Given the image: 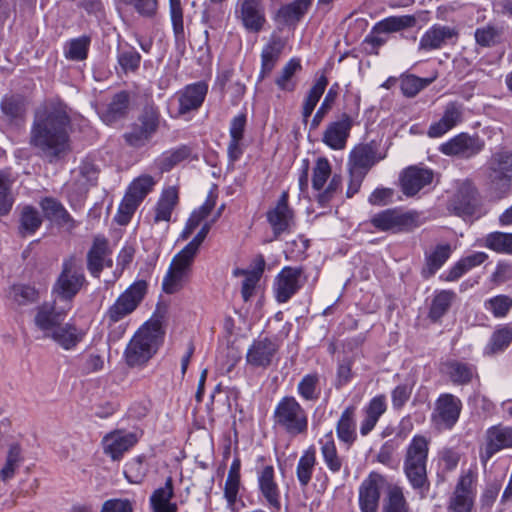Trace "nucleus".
Listing matches in <instances>:
<instances>
[{
    "label": "nucleus",
    "instance_id": "2f4dec72",
    "mask_svg": "<svg viewBox=\"0 0 512 512\" xmlns=\"http://www.w3.org/2000/svg\"><path fill=\"white\" fill-rule=\"evenodd\" d=\"M512 343V323L499 325L491 334L484 348V355L494 356L503 353Z\"/></svg>",
    "mask_w": 512,
    "mask_h": 512
},
{
    "label": "nucleus",
    "instance_id": "c03bdc74",
    "mask_svg": "<svg viewBox=\"0 0 512 512\" xmlns=\"http://www.w3.org/2000/svg\"><path fill=\"white\" fill-rule=\"evenodd\" d=\"M315 465L316 450L314 446H310L304 451L296 467V475L301 487H306L310 483Z\"/></svg>",
    "mask_w": 512,
    "mask_h": 512
},
{
    "label": "nucleus",
    "instance_id": "b1692460",
    "mask_svg": "<svg viewBox=\"0 0 512 512\" xmlns=\"http://www.w3.org/2000/svg\"><path fill=\"white\" fill-rule=\"evenodd\" d=\"M111 254L109 242L104 236H95L86 255L87 270L95 277L100 278L104 269L105 258Z\"/></svg>",
    "mask_w": 512,
    "mask_h": 512
},
{
    "label": "nucleus",
    "instance_id": "5fc2aeb1",
    "mask_svg": "<svg viewBox=\"0 0 512 512\" xmlns=\"http://www.w3.org/2000/svg\"><path fill=\"white\" fill-rule=\"evenodd\" d=\"M483 246L502 254H512V233L495 231L483 239Z\"/></svg>",
    "mask_w": 512,
    "mask_h": 512
},
{
    "label": "nucleus",
    "instance_id": "ddd939ff",
    "mask_svg": "<svg viewBox=\"0 0 512 512\" xmlns=\"http://www.w3.org/2000/svg\"><path fill=\"white\" fill-rule=\"evenodd\" d=\"M512 448V427L497 424L489 427L485 433V446L480 450V461L486 463L499 451Z\"/></svg>",
    "mask_w": 512,
    "mask_h": 512
},
{
    "label": "nucleus",
    "instance_id": "0eeeda50",
    "mask_svg": "<svg viewBox=\"0 0 512 512\" xmlns=\"http://www.w3.org/2000/svg\"><path fill=\"white\" fill-rule=\"evenodd\" d=\"M148 284L145 280H138L131 284L111 305L105 313V319L111 326L133 313L144 299Z\"/></svg>",
    "mask_w": 512,
    "mask_h": 512
},
{
    "label": "nucleus",
    "instance_id": "9b49d317",
    "mask_svg": "<svg viewBox=\"0 0 512 512\" xmlns=\"http://www.w3.org/2000/svg\"><path fill=\"white\" fill-rule=\"evenodd\" d=\"M488 171L491 188L506 193L512 182V151L501 150L492 154Z\"/></svg>",
    "mask_w": 512,
    "mask_h": 512
},
{
    "label": "nucleus",
    "instance_id": "aec40b11",
    "mask_svg": "<svg viewBox=\"0 0 512 512\" xmlns=\"http://www.w3.org/2000/svg\"><path fill=\"white\" fill-rule=\"evenodd\" d=\"M240 19L250 32H260L266 22L263 0H238Z\"/></svg>",
    "mask_w": 512,
    "mask_h": 512
},
{
    "label": "nucleus",
    "instance_id": "a211bd4d",
    "mask_svg": "<svg viewBox=\"0 0 512 512\" xmlns=\"http://www.w3.org/2000/svg\"><path fill=\"white\" fill-rule=\"evenodd\" d=\"M278 350L277 342L268 337L255 339L247 350L246 362L253 367L267 368Z\"/></svg>",
    "mask_w": 512,
    "mask_h": 512
},
{
    "label": "nucleus",
    "instance_id": "e433bc0d",
    "mask_svg": "<svg viewBox=\"0 0 512 512\" xmlns=\"http://www.w3.org/2000/svg\"><path fill=\"white\" fill-rule=\"evenodd\" d=\"M43 219L39 211L31 206H24L19 214L18 234L21 237L33 235L42 225Z\"/></svg>",
    "mask_w": 512,
    "mask_h": 512
},
{
    "label": "nucleus",
    "instance_id": "58836bf2",
    "mask_svg": "<svg viewBox=\"0 0 512 512\" xmlns=\"http://www.w3.org/2000/svg\"><path fill=\"white\" fill-rule=\"evenodd\" d=\"M302 69L298 58L290 59L282 68L280 74L275 78V84L279 90L284 92H293L297 87V81L294 75Z\"/></svg>",
    "mask_w": 512,
    "mask_h": 512
},
{
    "label": "nucleus",
    "instance_id": "4c0bfd02",
    "mask_svg": "<svg viewBox=\"0 0 512 512\" xmlns=\"http://www.w3.org/2000/svg\"><path fill=\"white\" fill-rule=\"evenodd\" d=\"M312 2L313 0H294L281 6L277 12V17L282 19L286 25H294L307 13Z\"/></svg>",
    "mask_w": 512,
    "mask_h": 512
},
{
    "label": "nucleus",
    "instance_id": "f3484780",
    "mask_svg": "<svg viewBox=\"0 0 512 512\" xmlns=\"http://www.w3.org/2000/svg\"><path fill=\"white\" fill-rule=\"evenodd\" d=\"M433 171L428 168L409 166L400 174V186L407 197L415 196L421 189L433 181Z\"/></svg>",
    "mask_w": 512,
    "mask_h": 512
},
{
    "label": "nucleus",
    "instance_id": "bf43d9fd",
    "mask_svg": "<svg viewBox=\"0 0 512 512\" xmlns=\"http://www.w3.org/2000/svg\"><path fill=\"white\" fill-rule=\"evenodd\" d=\"M340 91V85L339 83L335 82L331 85L328 92L326 93L323 102L321 103L320 107L316 111L312 121H311V129L317 128L324 117L328 114V112L331 110L335 100L337 99Z\"/></svg>",
    "mask_w": 512,
    "mask_h": 512
},
{
    "label": "nucleus",
    "instance_id": "2eb2a0df",
    "mask_svg": "<svg viewBox=\"0 0 512 512\" xmlns=\"http://www.w3.org/2000/svg\"><path fill=\"white\" fill-rule=\"evenodd\" d=\"M266 217L275 239L280 237L283 233L290 231L294 220V211L289 206L288 191L281 193L276 206L267 211Z\"/></svg>",
    "mask_w": 512,
    "mask_h": 512
},
{
    "label": "nucleus",
    "instance_id": "6e6d98bb",
    "mask_svg": "<svg viewBox=\"0 0 512 512\" xmlns=\"http://www.w3.org/2000/svg\"><path fill=\"white\" fill-rule=\"evenodd\" d=\"M77 371L82 376L97 373L104 368V359L100 354L82 353L76 357Z\"/></svg>",
    "mask_w": 512,
    "mask_h": 512
},
{
    "label": "nucleus",
    "instance_id": "4468645a",
    "mask_svg": "<svg viewBox=\"0 0 512 512\" xmlns=\"http://www.w3.org/2000/svg\"><path fill=\"white\" fill-rule=\"evenodd\" d=\"M462 409L459 398L453 394H441L435 402L432 421L445 429H452L457 423Z\"/></svg>",
    "mask_w": 512,
    "mask_h": 512
},
{
    "label": "nucleus",
    "instance_id": "0e129e2a",
    "mask_svg": "<svg viewBox=\"0 0 512 512\" xmlns=\"http://www.w3.org/2000/svg\"><path fill=\"white\" fill-rule=\"evenodd\" d=\"M125 6L132 7L144 18H154L158 11V0H115Z\"/></svg>",
    "mask_w": 512,
    "mask_h": 512
},
{
    "label": "nucleus",
    "instance_id": "412c9836",
    "mask_svg": "<svg viewBox=\"0 0 512 512\" xmlns=\"http://www.w3.org/2000/svg\"><path fill=\"white\" fill-rule=\"evenodd\" d=\"M104 453L113 461H119L136 443L137 437L134 433L114 431L103 438Z\"/></svg>",
    "mask_w": 512,
    "mask_h": 512
},
{
    "label": "nucleus",
    "instance_id": "f03ea898",
    "mask_svg": "<svg viewBox=\"0 0 512 512\" xmlns=\"http://www.w3.org/2000/svg\"><path fill=\"white\" fill-rule=\"evenodd\" d=\"M165 329L163 316L154 314L133 335L124 351L128 367H142L157 353L163 344Z\"/></svg>",
    "mask_w": 512,
    "mask_h": 512
},
{
    "label": "nucleus",
    "instance_id": "09e8293b",
    "mask_svg": "<svg viewBox=\"0 0 512 512\" xmlns=\"http://www.w3.org/2000/svg\"><path fill=\"white\" fill-rule=\"evenodd\" d=\"M191 153L192 149L188 145H181L175 149L165 151L158 159V168L162 172H169L177 164L188 159Z\"/></svg>",
    "mask_w": 512,
    "mask_h": 512
},
{
    "label": "nucleus",
    "instance_id": "1a4fd4ad",
    "mask_svg": "<svg viewBox=\"0 0 512 512\" xmlns=\"http://www.w3.org/2000/svg\"><path fill=\"white\" fill-rule=\"evenodd\" d=\"M352 97L353 104L346 107L348 112L342 113L340 120L331 122L323 134L322 141L333 150L345 148L353 126V118L359 115L360 96L352 95Z\"/></svg>",
    "mask_w": 512,
    "mask_h": 512
},
{
    "label": "nucleus",
    "instance_id": "cd10ccee",
    "mask_svg": "<svg viewBox=\"0 0 512 512\" xmlns=\"http://www.w3.org/2000/svg\"><path fill=\"white\" fill-rule=\"evenodd\" d=\"M65 316L66 312L63 310L58 311L55 304L44 303L37 308L34 322L46 335L54 331L56 327H59L64 321Z\"/></svg>",
    "mask_w": 512,
    "mask_h": 512
},
{
    "label": "nucleus",
    "instance_id": "69168bd1",
    "mask_svg": "<svg viewBox=\"0 0 512 512\" xmlns=\"http://www.w3.org/2000/svg\"><path fill=\"white\" fill-rule=\"evenodd\" d=\"M140 203L134 200L131 195L125 194L119 207L114 220L121 226L127 225Z\"/></svg>",
    "mask_w": 512,
    "mask_h": 512
},
{
    "label": "nucleus",
    "instance_id": "dca6fc26",
    "mask_svg": "<svg viewBox=\"0 0 512 512\" xmlns=\"http://www.w3.org/2000/svg\"><path fill=\"white\" fill-rule=\"evenodd\" d=\"M483 148L484 142L478 136L460 133L449 141L441 144L439 150L448 156L470 158L478 154Z\"/></svg>",
    "mask_w": 512,
    "mask_h": 512
},
{
    "label": "nucleus",
    "instance_id": "bb28decb",
    "mask_svg": "<svg viewBox=\"0 0 512 512\" xmlns=\"http://www.w3.org/2000/svg\"><path fill=\"white\" fill-rule=\"evenodd\" d=\"M40 206L44 217L55 223L58 227H67L69 230L76 227V221L59 200L52 197H45L41 200Z\"/></svg>",
    "mask_w": 512,
    "mask_h": 512
},
{
    "label": "nucleus",
    "instance_id": "5701e85b",
    "mask_svg": "<svg viewBox=\"0 0 512 512\" xmlns=\"http://www.w3.org/2000/svg\"><path fill=\"white\" fill-rule=\"evenodd\" d=\"M258 488L272 512H279L281 509L280 490L275 481V472L272 465L265 466L259 473Z\"/></svg>",
    "mask_w": 512,
    "mask_h": 512
},
{
    "label": "nucleus",
    "instance_id": "6e6552de",
    "mask_svg": "<svg viewBox=\"0 0 512 512\" xmlns=\"http://www.w3.org/2000/svg\"><path fill=\"white\" fill-rule=\"evenodd\" d=\"M370 223L378 231L393 233L409 232L420 225L418 212H402L397 208H389L376 213L370 219Z\"/></svg>",
    "mask_w": 512,
    "mask_h": 512
},
{
    "label": "nucleus",
    "instance_id": "39448f33",
    "mask_svg": "<svg viewBox=\"0 0 512 512\" xmlns=\"http://www.w3.org/2000/svg\"><path fill=\"white\" fill-rule=\"evenodd\" d=\"M481 206L479 191L474 183L468 179L457 186L456 191L447 202L449 213L463 219L479 217Z\"/></svg>",
    "mask_w": 512,
    "mask_h": 512
},
{
    "label": "nucleus",
    "instance_id": "3c124183",
    "mask_svg": "<svg viewBox=\"0 0 512 512\" xmlns=\"http://www.w3.org/2000/svg\"><path fill=\"white\" fill-rule=\"evenodd\" d=\"M13 180L7 171L0 170V218L7 216L15 203Z\"/></svg>",
    "mask_w": 512,
    "mask_h": 512
},
{
    "label": "nucleus",
    "instance_id": "72a5a7b5",
    "mask_svg": "<svg viewBox=\"0 0 512 512\" xmlns=\"http://www.w3.org/2000/svg\"><path fill=\"white\" fill-rule=\"evenodd\" d=\"M355 410L354 406L346 407L336 425L338 439L348 446H351L357 438Z\"/></svg>",
    "mask_w": 512,
    "mask_h": 512
},
{
    "label": "nucleus",
    "instance_id": "680f3d73",
    "mask_svg": "<svg viewBox=\"0 0 512 512\" xmlns=\"http://www.w3.org/2000/svg\"><path fill=\"white\" fill-rule=\"evenodd\" d=\"M484 305L495 318H503L512 308V298L501 294L486 300Z\"/></svg>",
    "mask_w": 512,
    "mask_h": 512
},
{
    "label": "nucleus",
    "instance_id": "e2e57ef3",
    "mask_svg": "<svg viewBox=\"0 0 512 512\" xmlns=\"http://www.w3.org/2000/svg\"><path fill=\"white\" fill-rule=\"evenodd\" d=\"M188 274L175 269V267H169L162 283V290L166 294H175L180 291L183 287V282L188 278Z\"/></svg>",
    "mask_w": 512,
    "mask_h": 512
},
{
    "label": "nucleus",
    "instance_id": "338daca9",
    "mask_svg": "<svg viewBox=\"0 0 512 512\" xmlns=\"http://www.w3.org/2000/svg\"><path fill=\"white\" fill-rule=\"evenodd\" d=\"M152 137L153 135L144 130L137 123L132 124L130 131L123 135L125 142L133 148H141L145 146Z\"/></svg>",
    "mask_w": 512,
    "mask_h": 512
},
{
    "label": "nucleus",
    "instance_id": "4d7b16f0",
    "mask_svg": "<svg viewBox=\"0 0 512 512\" xmlns=\"http://www.w3.org/2000/svg\"><path fill=\"white\" fill-rule=\"evenodd\" d=\"M154 185L155 181L152 176L141 175L130 183L125 194L131 195L134 200L141 204L152 191Z\"/></svg>",
    "mask_w": 512,
    "mask_h": 512
},
{
    "label": "nucleus",
    "instance_id": "9d476101",
    "mask_svg": "<svg viewBox=\"0 0 512 512\" xmlns=\"http://www.w3.org/2000/svg\"><path fill=\"white\" fill-rule=\"evenodd\" d=\"M304 272L303 266H285L281 269L273 284L275 299L278 303H286L298 293L307 280V277L303 276Z\"/></svg>",
    "mask_w": 512,
    "mask_h": 512
},
{
    "label": "nucleus",
    "instance_id": "473e14b6",
    "mask_svg": "<svg viewBox=\"0 0 512 512\" xmlns=\"http://www.w3.org/2000/svg\"><path fill=\"white\" fill-rule=\"evenodd\" d=\"M85 333L79 330L74 324L66 323L56 327L54 331L46 334L65 350L73 349L82 341Z\"/></svg>",
    "mask_w": 512,
    "mask_h": 512
},
{
    "label": "nucleus",
    "instance_id": "774afa93",
    "mask_svg": "<svg viewBox=\"0 0 512 512\" xmlns=\"http://www.w3.org/2000/svg\"><path fill=\"white\" fill-rule=\"evenodd\" d=\"M197 253V251L186 245L173 257L170 266L175 267L179 272L183 271L189 275Z\"/></svg>",
    "mask_w": 512,
    "mask_h": 512
},
{
    "label": "nucleus",
    "instance_id": "79ce46f5",
    "mask_svg": "<svg viewBox=\"0 0 512 512\" xmlns=\"http://www.w3.org/2000/svg\"><path fill=\"white\" fill-rule=\"evenodd\" d=\"M7 298L14 305L26 306L38 300L39 292L29 284H13L8 290Z\"/></svg>",
    "mask_w": 512,
    "mask_h": 512
},
{
    "label": "nucleus",
    "instance_id": "f257e3e1",
    "mask_svg": "<svg viewBox=\"0 0 512 512\" xmlns=\"http://www.w3.org/2000/svg\"><path fill=\"white\" fill-rule=\"evenodd\" d=\"M71 109L60 98L46 100L33 114L29 144L49 164L66 159L72 151Z\"/></svg>",
    "mask_w": 512,
    "mask_h": 512
},
{
    "label": "nucleus",
    "instance_id": "ea45409f",
    "mask_svg": "<svg viewBox=\"0 0 512 512\" xmlns=\"http://www.w3.org/2000/svg\"><path fill=\"white\" fill-rule=\"evenodd\" d=\"M178 199V191L175 187H169L164 190L155 209L154 221H170Z\"/></svg>",
    "mask_w": 512,
    "mask_h": 512
},
{
    "label": "nucleus",
    "instance_id": "7ed1b4c3",
    "mask_svg": "<svg viewBox=\"0 0 512 512\" xmlns=\"http://www.w3.org/2000/svg\"><path fill=\"white\" fill-rule=\"evenodd\" d=\"M428 452V439L422 435H415L407 447L403 463L405 476L421 500L426 499L431 490L427 473Z\"/></svg>",
    "mask_w": 512,
    "mask_h": 512
},
{
    "label": "nucleus",
    "instance_id": "a19ab883",
    "mask_svg": "<svg viewBox=\"0 0 512 512\" xmlns=\"http://www.w3.org/2000/svg\"><path fill=\"white\" fill-rule=\"evenodd\" d=\"M382 510L383 512H409V504L402 487L396 484L387 485Z\"/></svg>",
    "mask_w": 512,
    "mask_h": 512
},
{
    "label": "nucleus",
    "instance_id": "13d9d810",
    "mask_svg": "<svg viewBox=\"0 0 512 512\" xmlns=\"http://www.w3.org/2000/svg\"><path fill=\"white\" fill-rule=\"evenodd\" d=\"M160 118L158 107L154 104H147L138 116L137 124L154 136L159 128Z\"/></svg>",
    "mask_w": 512,
    "mask_h": 512
},
{
    "label": "nucleus",
    "instance_id": "c85d7f7f",
    "mask_svg": "<svg viewBox=\"0 0 512 512\" xmlns=\"http://www.w3.org/2000/svg\"><path fill=\"white\" fill-rule=\"evenodd\" d=\"M452 253L449 244H438L431 252L425 253L424 265L421 269V276L428 280L446 263Z\"/></svg>",
    "mask_w": 512,
    "mask_h": 512
},
{
    "label": "nucleus",
    "instance_id": "6ab92c4d",
    "mask_svg": "<svg viewBox=\"0 0 512 512\" xmlns=\"http://www.w3.org/2000/svg\"><path fill=\"white\" fill-rule=\"evenodd\" d=\"M207 93L208 84L205 81L186 85L178 92V115L183 116L197 111L203 105Z\"/></svg>",
    "mask_w": 512,
    "mask_h": 512
},
{
    "label": "nucleus",
    "instance_id": "f704fd0d",
    "mask_svg": "<svg viewBox=\"0 0 512 512\" xmlns=\"http://www.w3.org/2000/svg\"><path fill=\"white\" fill-rule=\"evenodd\" d=\"M444 366L451 382L456 385L469 384L476 374V367L470 363L448 360L444 363Z\"/></svg>",
    "mask_w": 512,
    "mask_h": 512
},
{
    "label": "nucleus",
    "instance_id": "a878e982",
    "mask_svg": "<svg viewBox=\"0 0 512 512\" xmlns=\"http://www.w3.org/2000/svg\"><path fill=\"white\" fill-rule=\"evenodd\" d=\"M457 294L453 290H436L431 298L427 318L433 324L442 322V318L450 311Z\"/></svg>",
    "mask_w": 512,
    "mask_h": 512
},
{
    "label": "nucleus",
    "instance_id": "a18cd8bd",
    "mask_svg": "<svg viewBox=\"0 0 512 512\" xmlns=\"http://www.w3.org/2000/svg\"><path fill=\"white\" fill-rule=\"evenodd\" d=\"M321 443V454L325 464L332 473H337L341 470L343 459L338 455L335 441L332 432L325 435Z\"/></svg>",
    "mask_w": 512,
    "mask_h": 512
},
{
    "label": "nucleus",
    "instance_id": "603ef678",
    "mask_svg": "<svg viewBox=\"0 0 512 512\" xmlns=\"http://www.w3.org/2000/svg\"><path fill=\"white\" fill-rule=\"evenodd\" d=\"M141 55L134 47L126 44L123 47H118L117 62L124 74L135 73L141 63Z\"/></svg>",
    "mask_w": 512,
    "mask_h": 512
},
{
    "label": "nucleus",
    "instance_id": "de8ad7c7",
    "mask_svg": "<svg viewBox=\"0 0 512 512\" xmlns=\"http://www.w3.org/2000/svg\"><path fill=\"white\" fill-rule=\"evenodd\" d=\"M240 469L241 460L237 456L232 461L224 487V497L226 498L229 505H234L237 500L241 477Z\"/></svg>",
    "mask_w": 512,
    "mask_h": 512
},
{
    "label": "nucleus",
    "instance_id": "c9c22d12",
    "mask_svg": "<svg viewBox=\"0 0 512 512\" xmlns=\"http://www.w3.org/2000/svg\"><path fill=\"white\" fill-rule=\"evenodd\" d=\"M416 24L417 19L414 15L390 16L377 22L372 27V31L373 33L399 32Z\"/></svg>",
    "mask_w": 512,
    "mask_h": 512
},
{
    "label": "nucleus",
    "instance_id": "49530a36",
    "mask_svg": "<svg viewBox=\"0 0 512 512\" xmlns=\"http://www.w3.org/2000/svg\"><path fill=\"white\" fill-rule=\"evenodd\" d=\"M2 113L10 120L23 119L26 113L25 98L20 94L5 95L0 104Z\"/></svg>",
    "mask_w": 512,
    "mask_h": 512
},
{
    "label": "nucleus",
    "instance_id": "4be33fe9",
    "mask_svg": "<svg viewBox=\"0 0 512 512\" xmlns=\"http://www.w3.org/2000/svg\"><path fill=\"white\" fill-rule=\"evenodd\" d=\"M457 31L449 26L435 24L421 37L418 49L420 51H432L441 49L449 40L456 38Z\"/></svg>",
    "mask_w": 512,
    "mask_h": 512
},
{
    "label": "nucleus",
    "instance_id": "f8f14e48",
    "mask_svg": "<svg viewBox=\"0 0 512 512\" xmlns=\"http://www.w3.org/2000/svg\"><path fill=\"white\" fill-rule=\"evenodd\" d=\"M386 484V478L372 471L359 486L358 503L361 512H378L381 490Z\"/></svg>",
    "mask_w": 512,
    "mask_h": 512
},
{
    "label": "nucleus",
    "instance_id": "423d86ee",
    "mask_svg": "<svg viewBox=\"0 0 512 512\" xmlns=\"http://www.w3.org/2000/svg\"><path fill=\"white\" fill-rule=\"evenodd\" d=\"M86 283L82 268L78 266L75 256L63 260L62 270L57 277L52 293L59 299L71 302Z\"/></svg>",
    "mask_w": 512,
    "mask_h": 512
},
{
    "label": "nucleus",
    "instance_id": "393cba45",
    "mask_svg": "<svg viewBox=\"0 0 512 512\" xmlns=\"http://www.w3.org/2000/svg\"><path fill=\"white\" fill-rule=\"evenodd\" d=\"M285 47V43L280 37L272 36L261 52V69L257 82L267 78L276 67L280 56Z\"/></svg>",
    "mask_w": 512,
    "mask_h": 512
},
{
    "label": "nucleus",
    "instance_id": "37998d69",
    "mask_svg": "<svg viewBox=\"0 0 512 512\" xmlns=\"http://www.w3.org/2000/svg\"><path fill=\"white\" fill-rule=\"evenodd\" d=\"M375 155V149L369 144L355 147L350 154V162L353 166L351 170L362 169V172L367 173L376 162Z\"/></svg>",
    "mask_w": 512,
    "mask_h": 512
},
{
    "label": "nucleus",
    "instance_id": "7c9ffc66",
    "mask_svg": "<svg viewBox=\"0 0 512 512\" xmlns=\"http://www.w3.org/2000/svg\"><path fill=\"white\" fill-rule=\"evenodd\" d=\"M130 93L122 90L116 93L107 108L102 112L101 118L107 124H113L126 117L129 111Z\"/></svg>",
    "mask_w": 512,
    "mask_h": 512
},
{
    "label": "nucleus",
    "instance_id": "864d4df0",
    "mask_svg": "<svg viewBox=\"0 0 512 512\" xmlns=\"http://www.w3.org/2000/svg\"><path fill=\"white\" fill-rule=\"evenodd\" d=\"M320 377L318 373H309L303 376L297 385V393L304 401H316L320 397Z\"/></svg>",
    "mask_w": 512,
    "mask_h": 512
},
{
    "label": "nucleus",
    "instance_id": "20e7f679",
    "mask_svg": "<svg viewBox=\"0 0 512 512\" xmlns=\"http://www.w3.org/2000/svg\"><path fill=\"white\" fill-rule=\"evenodd\" d=\"M272 418L274 428L291 437L308 433V413L294 396L282 397L275 406Z\"/></svg>",
    "mask_w": 512,
    "mask_h": 512
},
{
    "label": "nucleus",
    "instance_id": "8fccbe9b",
    "mask_svg": "<svg viewBox=\"0 0 512 512\" xmlns=\"http://www.w3.org/2000/svg\"><path fill=\"white\" fill-rule=\"evenodd\" d=\"M24 461L22 448L19 443H12L9 445L6 461L0 470V478L2 481L10 480L14 477L16 470Z\"/></svg>",
    "mask_w": 512,
    "mask_h": 512
},
{
    "label": "nucleus",
    "instance_id": "052dcab7",
    "mask_svg": "<svg viewBox=\"0 0 512 512\" xmlns=\"http://www.w3.org/2000/svg\"><path fill=\"white\" fill-rule=\"evenodd\" d=\"M331 165L327 158L319 157L316 160L315 166L313 168L312 175V187L316 191H321L331 176Z\"/></svg>",
    "mask_w": 512,
    "mask_h": 512
},
{
    "label": "nucleus",
    "instance_id": "c756f323",
    "mask_svg": "<svg viewBox=\"0 0 512 512\" xmlns=\"http://www.w3.org/2000/svg\"><path fill=\"white\" fill-rule=\"evenodd\" d=\"M173 497V478L169 476L166 478L165 486L157 488L150 496V505L153 512H177V504L171 502Z\"/></svg>",
    "mask_w": 512,
    "mask_h": 512
}]
</instances>
